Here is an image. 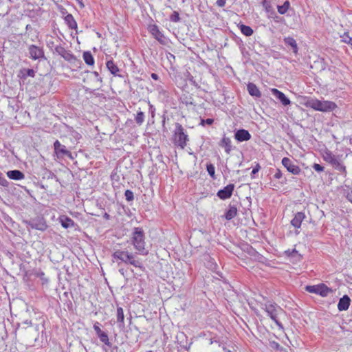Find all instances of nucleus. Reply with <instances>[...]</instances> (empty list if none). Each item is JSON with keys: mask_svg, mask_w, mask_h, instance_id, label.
Wrapping results in <instances>:
<instances>
[{"mask_svg": "<svg viewBox=\"0 0 352 352\" xmlns=\"http://www.w3.org/2000/svg\"><path fill=\"white\" fill-rule=\"evenodd\" d=\"M248 91L250 95L254 97L259 98L261 96V91L258 88L254 83L250 82L248 86Z\"/></svg>", "mask_w": 352, "mask_h": 352, "instance_id": "20", "label": "nucleus"}, {"mask_svg": "<svg viewBox=\"0 0 352 352\" xmlns=\"http://www.w3.org/2000/svg\"><path fill=\"white\" fill-rule=\"evenodd\" d=\"M124 195H125L126 199L129 201H132L134 198L133 193L130 190H126L125 191Z\"/></svg>", "mask_w": 352, "mask_h": 352, "instance_id": "36", "label": "nucleus"}, {"mask_svg": "<svg viewBox=\"0 0 352 352\" xmlns=\"http://www.w3.org/2000/svg\"><path fill=\"white\" fill-rule=\"evenodd\" d=\"M83 59L88 65H93L94 64V57L89 52H85L83 53Z\"/></svg>", "mask_w": 352, "mask_h": 352, "instance_id": "28", "label": "nucleus"}, {"mask_svg": "<svg viewBox=\"0 0 352 352\" xmlns=\"http://www.w3.org/2000/svg\"><path fill=\"white\" fill-rule=\"evenodd\" d=\"M149 32L160 43H164V34L160 32L159 28L156 25H151L149 26Z\"/></svg>", "mask_w": 352, "mask_h": 352, "instance_id": "14", "label": "nucleus"}, {"mask_svg": "<svg viewBox=\"0 0 352 352\" xmlns=\"http://www.w3.org/2000/svg\"><path fill=\"white\" fill-rule=\"evenodd\" d=\"M25 224L32 229H35L41 231H45L47 225L43 218H38L32 219L30 221H25Z\"/></svg>", "mask_w": 352, "mask_h": 352, "instance_id": "8", "label": "nucleus"}, {"mask_svg": "<svg viewBox=\"0 0 352 352\" xmlns=\"http://www.w3.org/2000/svg\"><path fill=\"white\" fill-rule=\"evenodd\" d=\"M320 155L322 159L326 162L331 164L333 168L342 173L344 176L346 175V167L342 163L339 156H336L327 148L320 151Z\"/></svg>", "mask_w": 352, "mask_h": 352, "instance_id": "2", "label": "nucleus"}, {"mask_svg": "<svg viewBox=\"0 0 352 352\" xmlns=\"http://www.w3.org/2000/svg\"><path fill=\"white\" fill-rule=\"evenodd\" d=\"M54 52L58 55L61 56L66 60H69L72 54H69L63 47L61 45H56L54 48Z\"/></svg>", "mask_w": 352, "mask_h": 352, "instance_id": "22", "label": "nucleus"}, {"mask_svg": "<svg viewBox=\"0 0 352 352\" xmlns=\"http://www.w3.org/2000/svg\"><path fill=\"white\" fill-rule=\"evenodd\" d=\"M260 166L259 165H257L255 168H253L252 171V174L254 175L259 170Z\"/></svg>", "mask_w": 352, "mask_h": 352, "instance_id": "47", "label": "nucleus"}, {"mask_svg": "<svg viewBox=\"0 0 352 352\" xmlns=\"http://www.w3.org/2000/svg\"><path fill=\"white\" fill-rule=\"evenodd\" d=\"M34 274L42 280L45 279V273L41 270H34Z\"/></svg>", "mask_w": 352, "mask_h": 352, "instance_id": "37", "label": "nucleus"}, {"mask_svg": "<svg viewBox=\"0 0 352 352\" xmlns=\"http://www.w3.org/2000/svg\"><path fill=\"white\" fill-rule=\"evenodd\" d=\"M313 168L317 172H322L324 170V167L318 164H314Z\"/></svg>", "mask_w": 352, "mask_h": 352, "instance_id": "41", "label": "nucleus"}, {"mask_svg": "<svg viewBox=\"0 0 352 352\" xmlns=\"http://www.w3.org/2000/svg\"><path fill=\"white\" fill-rule=\"evenodd\" d=\"M29 53L30 57L34 60L39 59L44 56L43 49L34 45H32L29 47Z\"/></svg>", "mask_w": 352, "mask_h": 352, "instance_id": "11", "label": "nucleus"}, {"mask_svg": "<svg viewBox=\"0 0 352 352\" xmlns=\"http://www.w3.org/2000/svg\"><path fill=\"white\" fill-rule=\"evenodd\" d=\"M272 346L273 347L278 348V347L279 346V344H278L277 342H273L272 343Z\"/></svg>", "mask_w": 352, "mask_h": 352, "instance_id": "52", "label": "nucleus"}, {"mask_svg": "<svg viewBox=\"0 0 352 352\" xmlns=\"http://www.w3.org/2000/svg\"><path fill=\"white\" fill-rule=\"evenodd\" d=\"M305 218V214L303 212H298L295 214L294 217L292 219L291 224L296 228H300L301 226V223Z\"/></svg>", "mask_w": 352, "mask_h": 352, "instance_id": "16", "label": "nucleus"}, {"mask_svg": "<svg viewBox=\"0 0 352 352\" xmlns=\"http://www.w3.org/2000/svg\"><path fill=\"white\" fill-rule=\"evenodd\" d=\"M285 254L291 258H294L295 261H300L301 259V255L296 249L287 250L285 251Z\"/></svg>", "mask_w": 352, "mask_h": 352, "instance_id": "25", "label": "nucleus"}, {"mask_svg": "<svg viewBox=\"0 0 352 352\" xmlns=\"http://www.w3.org/2000/svg\"><path fill=\"white\" fill-rule=\"evenodd\" d=\"M305 105L307 107L311 108L316 111L322 112H329L333 111L337 108V104L332 101L329 100H320L315 98L308 99Z\"/></svg>", "mask_w": 352, "mask_h": 352, "instance_id": "4", "label": "nucleus"}, {"mask_svg": "<svg viewBox=\"0 0 352 352\" xmlns=\"http://www.w3.org/2000/svg\"><path fill=\"white\" fill-rule=\"evenodd\" d=\"M341 41L345 43L350 45L352 47V37H351L348 32H344L340 36Z\"/></svg>", "mask_w": 352, "mask_h": 352, "instance_id": "31", "label": "nucleus"}, {"mask_svg": "<svg viewBox=\"0 0 352 352\" xmlns=\"http://www.w3.org/2000/svg\"><path fill=\"white\" fill-rule=\"evenodd\" d=\"M54 146L55 153H56L57 155H61V156H64V155L70 156L71 155L70 152L67 150L66 146L61 144L58 140H56L54 142Z\"/></svg>", "mask_w": 352, "mask_h": 352, "instance_id": "15", "label": "nucleus"}, {"mask_svg": "<svg viewBox=\"0 0 352 352\" xmlns=\"http://www.w3.org/2000/svg\"><path fill=\"white\" fill-rule=\"evenodd\" d=\"M284 41L286 45H288L293 48L294 52L295 53L297 52L298 47H297V43L294 38H293L292 37H286L284 38Z\"/></svg>", "mask_w": 352, "mask_h": 352, "instance_id": "26", "label": "nucleus"}, {"mask_svg": "<svg viewBox=\"0 0 352 352\" xmlns=\"http://www.w3.org/2000/svg\"><path fill=\"white\" fill-rule=\"evenodd\" d=\"M94 329L95 330L97 335L100 334L102 331L101 330L100 327V323L98 322H96L94 324Z\"/></svg>", "mask_w": 352, "mask_h": 352, "instance_id": "40", "label": "nucleus"}, {"mask_svg": "<svg viewBox=\"0 0 352 352\" xmlns=\"http://www.w3.org/2000/svg\"><path fill=\"white\" fill-rule=\"evenodd\" d=\"M7 176L13 180H21L25 177L24 174L19 170H9L7 172Z\"/></svg>", "mask_w": 352, "mask_h": 352, "instance_id": "18", "label": "nucleus"}, {"mask_svg": "<svg viewBox=\"0 0 352 352\" xmlns=\"http://www.w3.org/2000/svg\"><path fill=\"white\" fill-rule=\"evenodd\" d=\"M219 145L221 147H223L225 149V151L229 154L230 151H232V142L230 138L223 136L222 138Z\"/></svg>", "mask_w": 352, "mask_h": 352, "instance_id": "21", "label": "nucleus"}, {"mask_svg": "<svg viewBox=\"0 0 352 352\" xmlns=\"http://www.w3.org/2000/svg\"><path fill=\"white\" fill-rule=\"evenodd\" d=\"M91 74H93L98 80L101 81V78H99V74L97 72H91Z\"/></svg>", "mask_w": 352, "mask_h": 352, "instance_id": "49", "label": "nucleus"}, {"mask_svg": "<svg viewBox=\"0 0 352 352\" xmlns=\"http://www.w3.org/2000/svg\"><path fill=\"white\" fill-rule=\"evenodd\" d=\"M239 28L241 32L247 36H250L253 34V30L250 26L243 24H239Z\"/></svg>", "mask_w": 352, "mask_h": 352, "instance_id": "27", "label": "nucleus"}, {"mask_svg": "<svg viewBox=\"0 0 352 352\" xmlns=\"http://www.w3.org/2000/svg\"><path fill=\"white\" fill-rule=\"evenodd\" d=\"M214 120L211 118H208L206 120H201V124L204 125V124L210 125L213 123Z\"/></svg>", "mask_w": 352, "mask_h": 352, "instance_id": "42", "label": "nucleus"}, {"mask_svg": "<svg viewBox=\"0 0 352 352\" xmlns=\"http://www.w3.org/2000/svg\"><path fill=\"white\" fill-rule=\"evenodd\" d=\"M131 243L138 252L142 255H146L148 250H146L145 236L142 228H135L131 234Z\"/></svg>", "mask_w": 352, "mask_h": 352, "instance_id": "1", "label": "nucleus"}, {"mask_svg": "<svg viewBox=\"0 0 352 352\" xmlns=\"http://www.w3.org/2000/svg\"><path fill=\"white\" fill-rule=\"evenodd\" d=\"M289 7V2L286 1L283 5L282 6H278V12L280 14H284L287 12Z\"/></svg>", "mask_w": 352, "mask_h": 352, "instance_id": "30", "label": "nucleus"}, {"mask_svg": "<svg viewBox=\"0 0 352 352\" xmlns=\"http://www.w3.org/2000/svg\"><path fill=\"white\" fill-rule=\"evenodd\" d=\"M350 298L348 296L345 295L341 298L338 304V309L340 311H345L348 309L350 305Z\"/></svg>", "mask_w": 352, "mask_h": 352, "instance_id": "17", "label": "nucleus"}, {"mask_svg": "<svg viewBox=\"0 0 352 352\" xmlns=\"http://www.w3.org/2000/svg\"><path fill=\"white\" fill-rule=\"evenodd\" d=\"M216 340H214L212 338L210 339L209 344H212L214 342H216Z\"/></svg>", "mask_w": 352, "mask_h": 352, "instance_id": "54", "label": "nucleus"}, {"mask_svg": "<svg viewBox=\"0 0 352 352\" xmlns=\"http://www.w3.org/2000/svg\"><path fill=\"white\" fill-rule=\"evenodd\" d=\"M107 67L109 71L114 76H118V72H120L118 66L113 63V60H108L106 63Z\"/></svg>", "mask_w": 352, "mask_h": 352, "instance_id": "24", "label": "nucleus"}, {"mask_svg": "<svg viewBox=\"0 0 352 352\" xmlns=\"http://www.w3.org/2000/svg\"><path fill=\"white\" fill-rule=\"evenodd\" d=\"M251 137V134L245 129H239L234 133V138L239 142L248 141Z\"/></svg>", "mask_w": 352, "mask_h": 352, "instance_id": "12", "label": "nucleus"}, {"mask_svg": "<svg viewBox=\"0 0 352 352\" xmlns=\"http://www.w3.org/2000/svg\"><path fill=\"white\" fill-rule=\"evenodd\" d=\"M256 316H258V313L257 311H255Z\"/></svg>", "mask_w": 352, "mask_h": 352, "instance_id": "57", "label": "nucleus"}, {"mask_svg": "<svg viewBox=\"0 0 352 352\" xmlns=\"http://www.w3.org/2000/svg\"><path fill=\"white\" fill-rule=\"evenodd\" d=\"M135 120L138 125L142 124L144 121V113L142 111H138Z\"/></svg>", "mask_w": 352, "mask_h": 352, "instance_id": "32", "label": "nucleus"}, {"mask_svg": "<svg viewBox=\"0 0 352 352\" xmlns=\"http://www.w3.org/2000/svg\"><path fill=\"white\" fill-rule=\"evenodd\" d=\"M65 19L69 23V26L71 28H76L77 24H76V21L74 20V18L71 14H68Z\"/></svg>", "mask_w": 352, "mask_h": 352, "instance_id": "35", "label": "nucleus"}, {"mask_svg": "<svg viewBox=\"0 0 352 352\" xmlns=\"http://www.w3.org/2000/svg\"><path fill=\"white\" fill-rule=\"evenodd\" d=\"M234 188V184H228L218 191L217 196L221 199H227L232 196Z\"/></svg>", "mask_w": 352, "mask_h": 352, "instance_id": "10", "label": "nucleus"}, {"mask_svg": "<svg viewBox=\"0 0 352 352\" xmlns=\"http://www.w3.org/2000/svg\"><path fill=\"white\" fill-rule=\"evenodd\" d=\"M180 19L179 13L177 12H174L173 14L170 16V20L173 22H177Z\"/></svg>", "mask_w": 352, "mask_h": 352, "instance_id": "38", "label": "nucleus"}, {"mask_svg": "<svg viewBox=\"0 0 352 352\" xmlns=\"http://www.w3.org/2000/svg\"><path fill=\"white\" fill-rule=\"evenodd\" d=\"M305 289L309 293L318 294L322 297H327L333 292L331 288L328 287L324 284L307 285L306 286Z\"/></svg>", "mask_w": 352, "mask_h": 352, "instance_id": "7", "label": "nucleus"}, {"mask_svg": "<svg viewBox=\"0 0 352 352\" xmlns=\"http://www.w3.org/2000/svg\"><path fill=\"white\" fill-rule=\"evenodd\" d=\"M226 3V0H217L216 2V4L219 7H223V6H225Z\"/></svg>", "mask_w": 352, "mask_h": 352, "instance_id": "44", "label": "nucleus"}, {"mask_svg": "<svg viewBox=\"0 0 352 352\" xmlns=\"http://www.w3.org/2000/svg\"><path fill=\"white\" fill-rule=\"evenodd\" d=\"M108 217H109V215H108L107 214H105V217H107V218Z\"/></svg>", "mask_w": 352, "mask_h": 352, "instance_id": "56", "label": "nucleus"}, {"mask_svg": "<svg viewBox=\"0 0 352 352\" xmlns=\"http://www.w3.org/2000/svg\"><path fill=\"white\" fill-rule=\"evenodd\" d=\"M24 323L28 324V325H30V326L32 325V322L30 320H28L24 321Z\"/></svg>", "mask_w": 352, "mask_h": 352, "instance_id": "53", "label": "nucleus"}, {"mask_svg": "<svg viewBox=\"0 0 352 352\" xmlns=\"http://www.w3.org/2000/svg\"><path fill=\"white\" fill-rule=\"evenodd\" d=\"M223 350H224L226 352H230V350H228V349H226V348H224V347H223Z\"/></svg>", "mask_w": 352, "mask_h": 352, "instance_id": "55", "label": "nucleus"}, {"mask_svg": "<svg viewBox=\"0 0 352 352\" xmlns=\"http://www.w3.org/2000/svg\"><path fill=\"white\" fill-rule=\"evenodd\" d=\"M151 78L154 80H158V75L155 73H153L151 74Z\"/></svg>", "mask_w": 352, "mask_h": 352, "instance_id": "50", "label": "nucleus"}, {"mask_svg": "<svg viewBox=\"0 0 352 352\" xmlns=\"http://www.w3.org/2000/svg\"><path fill=\"white\" fill-rule=\"evenodd\" d=\"M263 7L265 8V9L266 12H270V8H271V7H270V6H269V5L267 4V3L266 2V1H265V0H263Z\"/></svg>", "mask_w": 352, "mask_h": 352, "instance_id": "46", "label": "nucleus"}, {"mask_svg": "<svg viewBox=\"0 0 352 352\" xmlns=\"http://www.w3.org/2000/svg\"><path fill=\"white\" fill-rule=\"evenodd\" d=\"M271 92L284 106L289 105L291 103L290 100L285 95V94L278 89L272 88L271 89Z\"/></svg>", "mask_w": 352, "mask_h": 352, "instance_id": "13", "label": "nucleus"}, {"mask_svg": "<svg viewBox=\"0 0 352 352\" xmlns=\"http://www.w3.org/2000/svg\"><path fill=\"white\" fill-rule=\"evenodd\" d=\"M206 169L210 176L212 179H215V168L214 165L212 164H208L206 166Z\"/></svg>", "mask_w": 352, "mask_h": 352, "instance_id": "34", "label": "nucleus"}, {"mask_svg": "<svg viewBox=\"0 0 352 352\" xmlns=\"http://www.w3.org/2000/svg\"><path fill=\"white\" fill-rule=\"evenodd\" d=\"M59 221L65 228H73L75 226V223L72 219L64 215L59 217Z\"/></svg>", "mask_w": 352, "mask_h": 352, "instance_id": "19", "label": "nucleus"}, {"mask_svg": "<svg viewBox=\"0 0 352 352\" xmlns=\"http://www.w3.org/2000/svg\"><path fill=\"white\" fill-rule=\"evenodd\" d=\"M124 311L122 307H118L117 308V321L118 322H120L122 324L124 323Z\"/></svg>", "mask_w": 352, "mask_h": 352, "instance_id": "33", "label": "nucleus"}, {"mask_svg": "<svg viewBox=\"0 0 352 352\" xmlns=\"http://www.w3.org/2000/svg\"><path fill=\"white\" fill-rule=\"evenodd\" d=\"M80 6H81V7H83V6H83V4H82V3H80Z\"/></svg>", "mask_w": 352, "mask_h": 352, "instance_id": "58", "label": "nucleus"}, {"mask_svg": "<svg viewBox=\"0 0 352 352\" xmlns=\"http://www.w3.org/2000/svg\"><path fill=\"white\" fill-rule=\"evenodd\" d=\"M346 198L352 204V190L348 191L346 194Z\"/></svg>", "mask_w": 352, "mask_h": 352, "instance_id": "45", "label": "nucleus"}, {"mask_svg": "<svg viewBox=\"0 0 352 352\" xmlns=\"http://www.w3.org/2000/svg\"><path fill=\"white\" fill-rule=\"evenodd\" d=\"M0 185L2 186H8V181L4 178L3 176V174L0 172Z\"/></svg>", "mask_w": 352, "mask_h": 352, "instance_id": "39", "label": "nucleus"}, {"mask_svg": "<svg viewBox=\"0 0 352 352\" xmlns=\"http://www.w3.org/2000/svg\"><path fill=\"white\" fill-rule=\"evenodd\" d=\"M113 261L131 264L135 267L142 268V263L140 261L136 260L133 254L124 250H116L112 254Z\"/></svg>", "mask_w": 352, "mask_h": 352, "instance_id": "3", "label": "nucleus"}, {"mask_svg": "<svg viewBox=\"0 0 352 352\" xmlns=\"http://www.w3.org/2000/svg\"><path fill=\"white\" fill-rule=\"evenodd\" d=\"M261 308L265 310L267 314V316H270L273 321H274L278 328L281 330H283V324L278 320V316L284 313L283 309L278 306L276 304L272 303L271 302L262 303Z\"/></svg>", "mask_w": 352, "mask_h": 352, "instance_id": "5", "label": "nucleus"}, {"mask_svg": "<svg viewBox=\"0 0 352 352\" xmlns=\"http://www.w3.org/2000/svg\"><path fill=\"white\" fill-rule=\"evenodd\" d=\"M174 141L175 144L182 148H185L188 141V135L184 132L183 126L179 123H177L175 125Z\"/></svg>", "mask_w": 352, "mask_h": 352, "instance_id": "6", "label": "nucleus"}, {"mask_svg": "<svg viewBox=\"0 0 352 352\" xmlns=\"http://www.w3.org/2000/svg\"><path fill=\"white\" fill-rule=\"evenodd\" d=\"M282 175H283L282 172L279 169H278L276 171L274 177V178L278 179H280L282 177Z\"/></svg>", "mask_w": 352, "mask_h": 352, "instance_id": "43", "label": "nucleus"}, {"mask_svg": "<svg viewBox=\"0 0 352 352\" xmlns=\"http://www.w3.org/2000/svg\"><path fill=\"white\" fill-rule=\"evenodd\" d=\"M237 214V208L234 206H229L228 209L227 210L226 212L225 213V218L227 220H230L233 219Z\"/></svg>", "mask_w": 352, "mask_h": 352, "instance_id": "23", "label": "nucleus"}, {"mask_svg": "<svg viewBox=\"0 0 352 352\" xmlns=\"http://www.w3.org/2000/svg\"><path fill=\"white\" fill-rule=\"evenodd\" d=\"M47 46L50 48H52L54 46V42L52 41H47Z\"/></svg>", "mask_w": 352, "mask_h": 352, "instance_id": "48", "label": "nucleus"}, {"mask_svg": "<svg viewBox=\"0 0 352 352\" xmlns=\"http://www.w3.org/2000/svg\"><path fill=\"white\" fill-rule=\"evenodd\" d=\"M98 336L102 342H103L108 346H111L108 335L105 332H101L100 334L98 335Z\"/></svg>", "mask_w": 352, "mask_h": 352, "instance_id": "29", "label": "nucleus"}, {"mask_svg": "<svg viewBox=\"0 0 352 352\" xmlns=\"http://www.w3.org/2000/svg\"><path fill=\"white\" fill-rule=\"evenodd\" d=\"M281 163L287 170L293 175H298L300 174L301 170L300 167L294 164L292 161L288 157H283Z\"/></svg>", "mask_w": 352, "mask_h": 352, "instance_id": "9", "label": "nucleus"}, {"mask_svg": "<svg viewBox=\"0 0 352 352\" xmlns=\"http://www.w3.org/2000/svg\"><path fill=\"white\" fill-rule=\"evenodd\" d=\"M28 75L30 76H34V71L32 69H28Z\"/></svg>", "mask_w": 352, "mask_h": 352, "instance_id": "51", "label": "nucleus"}]
</instances>
